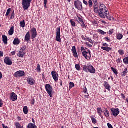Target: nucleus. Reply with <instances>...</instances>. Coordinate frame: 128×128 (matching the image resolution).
Masks as SVG:
<instances>
[{
	"mask_svg": "<svg viewBox=\"0 0 128 128\" xmlns=\"http://www.w3.org/2000/svg\"><path fill=\"white\" fill-rule=\"evenodd\" d=\"M89 8H92L94 6V12L96 14H98L101 18H106L109 20H112V16L110 15L108 9L106 5L100 4V8L98 6V0H90L88 2Z\"/></svg>",
	"mask_w": 128,
	"mask_h": 128,
	"instance_id": "obj_1",
	"label": "nucleus"
},
{
	"mask_svg": "<svg viewBox=\"0 0 128 128\" xmlns=\"http://www.w3.org/2000/svg\"><path fill=\"white\" fill-rule=\"evenodd\" d=\"M83 70L85 72H90V74H96V68L92 66L90 64L84 65Z\"/></svg>",
	"mask_w": 128,
	"mask_h": 128,
	"instance_id": "obj_2",
	"label": "nucleus"
},
{
	"mask_svg": "<svg viewBox=\"0 0 128 128\" xmlns=\"http://www.w3.org/2000/svg\"><path fill=\"white\" fill-rule=\"evenodd\" d=\"M32 0H22V6L24 10H28L30 7V4H32Z\"/></svg>",
	"mask_w": 128,
	"mask_h": 128,
	"instance_id": "obj_3",
	"label": "nucleus"
},
{
	"mask_svg": "<svg viewBox=\"0 0 128 128\" xmlns=\"http://www.w3.org/2000/svg\"><path fill=\"white\" fill-rule=\"evenodd\" d=\"M82 55L88 60H90L92 58V52L90 50H88L87 52L84 50V51L82 52Z\"/></svg>",
	"mask_w": 128,
	"mask_h": 128,
	"instance_id": "obj_4",
	"label": "nucleus"
},
{
	"mask_svg": "<svg viewBox=\"0 0 128 128\" xmlns=\"http://www.w3.org/2000/svg\"><path fill=\"white\" fill-rule=\"evenodd\" d=\"M45 88L46 90V92H47V93L48 94H49L50 98H53L52 96V92L54 91V88H52V86H50V84H46L45 86Z\"/></svg>",
	"mask_w": 128,
	"mask_h": 128,
	"instance_id": "obj_5",
	"label": "nucleus"
},
{
	"mask_svg": "<svg viewBox=\"0 0 128 128\" xmlns=\"http://www.w3.org/2000/svg\"><path fill=\"white\" fill-rule=\"evenodd\" d=\"M74 4L76 8L78 10H82V3L79 0H77V1H74Z\"/></svg>",
	"mask_w": 128,
	"mask_h": 128,
	"instance_id": "obj_6",
	"label": "nucleus"
},
{
	"mask_svg": "<svg viewBox=\"0 0 128 128\" xmlns=\"http://www.w3.org/2000/svg\"><path fill=\"white\" fill-rule=\"evenodd\" d=\"M56 40L59 42H62V38H60V27H58L56 30Z\"/></svg>",
	"mask_w": 128,
	"mask_h": 128,
	"instance_id": "obj_7",
	"label": "nucleus"
},
{
	"mask_svg": "<svg viewBox=\"0 0 128 128\" xmlns=\"http://www.w3.org/2000/svg\"><path fill=\"white\" fill-rule=\"evenodd\" d=\"M111 112H112V114L115 118H116L118 114H120V111L118 108H112L110 109Z\"/></svg>",
	"mask_w": 128,
	"mask_h": 128,
	"instance_id": "obj_8",
	"label": "nucleus"
},
{
	"mask_svg": "<svg viewBox=\"0 0 128 128\" xmlns=\"http://www.w3.org/2000/svg\"><path fill=\"white\" fill-rule=\"evenodd\" d=\"M102 46H103L101 48L102 50L107 52H112V48L108 47V44L106 43L103 44Z\"/></svg>",
	"mask_w": 128,
	"mask_h": 128,
	"instance_id": "obj_9",
	"label": "nucleus"
},
{
	"mask_svg": "<svg viewBox=\"0 0 128 128\" xmlns=\"http://www.w3.org/2000/svg\"><path fill=\"white\" fill-rule=\"evenodd\" d=\"M26 76V72L24 70H20L15 72L14 74V76L15 78H22V76Z\"/></svg>",
	"mask_w": 128,
	"mask_h": 128,
	"instance_id": "obj_10",
	"label": "nucleus"
},
{
	"mask_svg": "<svg viewBox=\"0 0 128 128\" xmlns=\"http://www.w3.org/2000/svg\"><path fill=\"white\" fill-rule=\"evenodd\" d=\"M32 34V38L34 40V38H36L38 36V32L36 31V28H32L30 30Z\"/></svg>",
	"mask_w": 128,
	"mask_h": 128,
	"instance_id": "obj_11",
	"label": "nucleus"
},
{
	"mask_svg": "<svg viewBox=\"0 0 128 128\" xmlns=\"http://www.w3.org/2000/svg\"><path fill=\"white\" fill-rule=\"evenodd\" d=\"M52 76L55 82H58V72H56V70L52 71Z\"/></svg>",
	"mask_w": 128,
	"mask_h": 128,
	"instance_id": "obj_12",
	"label": "nucleus"
},
{
	"mask_svg": "<svg viewBox=\"0 0 128 128\" xmlns=\"http://www.w3.org/2000/svg\"><path fill=\"white\" fill-rule=\"evenodd\" d=\"M4 62L6 64H8V66H12V59L9 57H6L4 60Z\"/></svg>",
	"mask_w": 128,
	"mask_h": 128,
	"instance_id": "obj_13",
	"label": "nucleus"
},
{
	"mask_svg": "<svg viewBox=\"0 0 128 128\" xmlns=\"http://www.w3.org/2000/svg\"><path fill=\"white\" fill-rule=\"evenodd\" d=\"M10 99L12 102H16V100H18V95H16V93L12 92L10 94Z\"/></svg>",
	"mask_w": 128,
	"mask_h": 128,
	"instance_id": "obj_14",
	"label": "nucleus"
},
{
	"mask_svg": "<svg viewBox=\"0 0 128 128\" xmlns=\"http://www.w3.org/2000/svg\"><path fill=\"white\" fill-rule=\"evenodd\" d=\"M27 82H28V84H30V86H34V78L31 77H28L27 78Z\"/></svg>",
	"mask_w": 128,
	"mask_h": 128,
	"instance_id": "obj_15",
	"label": "nucleus"
},
{
	"mask_svg": "<svg viewBox=\"0 0 128 128\" xmlns=\"http://www.w3.org/2000/svg\"><path fill=\"white\" fill-rule=\"evenodd\" d=\"M72 54H73V56L75 58H78V52H76V46H73L72 49Z\"/></svg>",
	"mask_w": 128,
	"mask_h": 128,
	"instance_id": "obj_16",
	"label": "nucleus"
},
{
	"mask_svg": "<svg viewBox=\"0 0 128 128\" xmlns=\"http://www.w3.org/2000/svg\"><path fill=\"white\" fill-rule=\"evenodd\" d=\"M104 86L106 90H110V88H112V87L110 86V84L108 82H104Z\"/></svg>",
	"mask_w": 128,
	"mask_h": 128,
	"instance_id": "obj_17",
	"label": "nucleus"
},
{
	"mask_svg": "<svg viewBox=\"0 0 128 128\" xmlns=\"http://www.w3.org/2000/svg\"><path fill=\"white\" fill-rule=\"evenodd\" d=\"M25 56L26 52H24L23 51H21L20 50L18 54V58H24Z\"/></svg>",
	"mask_w": 128,
	"mask_h": 128,
	"instance_id": "obj_18",
	"label": "nucleus"
},
{
	"mask_svg": "<svg viewBox=\"0 0 128 128\" xmlns=\"http://www.w3.org/2000/svg\"><path fill=\"white\" fill-rule=\"evenodd\" d=\"M30 40V33L28 32L25 36L24 40L25 42H28Z\"/></svg>",
	"mask_w": 128,
	"mask_h": 128,
	"instance_id": "obj_19",
	"label": "nucleus"
},
{
	"mask_svg": "<svg viewBox=\"0 0 128 128\" xmlns=\"http://www.w3.org/2000/svg\"><path fill=\"white\" fill-rule=\"evenodd\" d=\"M20 44V40L18 39V38H16L13 42V44L14 46H18Z\"/></svg>",
	"mask_w": 128,
	"mask_h": 128,
	"instance_id": "obj_20",
	"label": "nucleus"
},
{
	"mask_svg": "<svg viewBox=\"0 0 128 128\" xmlns=\"http://www.w3.org/2000/svg\"><path fill=\"white\" fill-rule=\"evenodd\" d=\"M2 38L4 44L6 45L8 44V36L2 35Z\"/></svg>",
	"mask_w": 128,
	"mask_h": 128,
	"instance_id": "obj_21",
	"label": "nucleus"
},
{
	"mask_svg": "<svg viewBox=\"0 0 128 128\" xmlns=\"http://www.w3.org/2000/svg\"><path fill=\"white\" fill-rule=\"evenodd\" d=\"M104 114L106 118L110 116V111L106 108H104Z\"/></svg>",
	"mask_w": 128,
	"mask_h": 128,
	"instance_id": "obj_22",
	"label": "nucleus"
},
{
	"mask_svg": "<svg viewBox=\"0 0 128 128\" xmlns=\"http://www.w3.org/2000/svg\"><path fill=\"white\" fill-rule=\"evenodd\" d=\"M14 34V26H12L8 31L9 36H12Z\"/></svg>",
	"mask_w": 128,
	"mask_h": 128,
	"instance_id": "obj_23",
	"label": "nucleus"
},
{
	"mask_svg": "<svg viewBox=\"0 0 128 128\" xmlns=\"http://www.w3.org/2000/svg\"><path fill=\"white\" fill-rule=\"evenodd\" d=\"M128 68H126L124 72H122V76H126V74H128Z\"/></svg>",
	"mask_w": 128,
	"mask_h": 128,
	"instance_id": "obj_24",
	"label": "nucleus"
},
{
	"mask_svg": "<svg viewBox=\"0 0 128 128\" xmlns=\"http://www.w3.org/2000/svg\"><path fill=\"white\" fill-rule=\"evenodd\" d=\"M27 128H38V126L35 124L30 123L28 124Z\"/></svg>",
	"mask_w": 128,
	"mask_h": 128,
	"instance_id": "obj_25",
	"label": "nucleus"
},
{
	"mask_svg": "<svg viewBox=\"0 0 128 128\" xmlns=\"http://www.w3.org/2000/svg\"><path fill=\"white\" fill-rule=\"evenodd\" d=\"M123 38H124V36L121 34H116V38L118 40H122Z\"/></svg>",
	"mask_w": 128,
	"mask_h": 128,
	"instance_id": "obj_26",
	"label": "nucleus"
},
{
	"mask_svg": "<svg viewBox=\"0 0 128 128\" xmlns=\"http://www.w3.org/2000/svg\"><path fill=\"white\" fill-rule=\"evenodd\" d=\"M23 112L25 114H28V106H26L23 108Z\"/></svg>",
	"mask_w": 128,
	"mask_h": 128,
	"instance_id": "obj_27",
	"label": "nucleus"
},
{
	"mask_svg": "<svg viewBox=\"0 0 128 128\" xmlns=\"http://www.w3.org/2000/svg\"><path fill=\"white\" fill-rule=\"evenodd\" d=\"M20 26L23 28L26 27V21L24 20L20 22Z\"/></svg>",
	"mask_w": 128,
	"mask_h": 128,
	"instance_id": "obj_28",
	"label": "nucleus"
},
{
	"mask_svg": "<svg viewBox=\"0 0 128 128\" xmlns=\"http://www.w3.org/2000/svg\"><path fill=\"white\" fill-rule=\"evenodd\" d=\"M75 68L77 70L78 72H80L82 68H80V66L79 64H76L75 65Z\"/></svg>",
	"mask_w": 128,
	"mask_h": 128,
	"instance_id": "obj_29",
	"label": "nucleus"
},
{
	"mask_svg": "<svg viewBox=\"0 0 128 128\" xmlns=\"http://www.w3.org/2000/svg\"><path fill=\"white\" fill-rule=\"evenodd\" d=\"M98 32L100 34H102V36H104V34H106V32H104V30H98Z\"/></svg>",
	"mask_w": 128,
	"mask_h": 128,
	"instance_id": "obj_30",
	"label": "nucleus"
},
{
	"mask_svg": "<svg viewBox=\"0 0 128 128\" xmlns=\"http://www.w3.org/2000/svg\"><path fill=\"white\" fill-rule=\"evenodd\" d=\"M72 88H74V83L72 82H70L69 84V88L70 90H72Z\"/></svg>",
	"mask_w": 128,
	"mask_h": 128,
	"instance_id": "obj_31",
	"label": "nucleus"
},
{
	"mask_svg": "<svg viewBox=\"0 0 128 128\" xmlns=\"http://www.w3.org/2000/svg\"><path fill=\"white\" fill-rule=\"evenodd\" d=\"M26 46L24 45L20 49V50L21 52H26Z\"/></svg>",
	"mask_w": 128,
	"mask_h": 128,
	"instance_id": "obj_32",
	"label": "nucleus"
},
{
	"mask_svg": "<svg viewBox=\"0 0 128 128\" xmlns=\"http://www.w3.org/2000/svg\"><path fill=\"white\" fill-rule=\"evenodd\" d=\"M97 112L99 116H102V108H97Z\"/></svg>",
	"mask_w": 128,
	"mask_h": 128,
	"instance_id": "obj_33",
	"label": "nucleus"
},
{
	"mask_svg": "<svg viewBox=\"0 0 128 128\" xmlns=\"http://www.w3.org/2000/svg\"><path fill=\"white\" fill-rule=\"evenodd\" d=\"M36 70L38 72H42V68H40V64H38Z\"/></svg>",
	"mask_w": 128,
	"mask_h": 128,
	"instance_id": "obj_34",
	"label": "nucleus"
},
{
	"mask_svg": "<svg viewBox=\"0 0 128 128\" xmlns=\"http://www.w3.org/2000/svg\"><path fill=\"white\" fill-rule=\"evenodd\" d=\"M111 70L113 72H114V74H116V76L118 75V70H116V69L114 68H111Z\"/></svg>",
	"mask_w": 128,
	"mask_h": 128,
	"instance_id": "obj_35",
	"label": "nucleus"
},
{
	"mask_svg": "<svg viewBox=\"0 0 128 128\" xmlns=\"http://www.w3.org/2000/svg\"><path fill=\"white\" fill-rule=\"evenodd\" d=\"M91 120H92V124H96L97 121H96V119L92 116L91 117Z\"/></svg>",
	"mask_w": 128,
	"mask_h": 128,
	"instance_id": "obj_36",
	"label": "nucleus"
},
{
	"mask_svg": "<svg viewBox=\"0 0 128 128\" xmlns=\"http://www.w3.org/2000/svg\"><path fill=\"white\" fill-rule=\"evenodd\" d=\"M70 24L72 26H73L74 28H75V26H76V22H74V21H73L72 20H70Z\"/></svg>",
	"mask_w": 128,
	"mask_h": 128,
	"instance_id": "obj_37",
	"label": "nucleus"
},
{
	"mask_svg": "<svg viewBox=\"0 0 128 128\" xmlns=\"http://www.w3.org/2000/svg\"><path fill=\"white\" fill-rule=\"evenodd\" d=\"M123 62L124 64H128V57L124 58Z\"/></svg>",
	"mask_w": 128,
	"mask_h": 128,
	"instance_id": "obj_38",
	"label": "nucleus"
},
{
	"mask_svg": "<svg viewBox=\"0 0 128 128\" xmlns=\"http://www.w3.org/2000/svg\"><path fill=\"white\" fill-rule=\"evenodd\" d=\"M86 41L89 42L90 44H94V42H92V40L90 38H86Z\"/></svg>",
	"mask_w": 128,
	"mask_h": 128,
	"instance_id": "obj_39",
	"label": "nucleus"
},
{
	"mask_svg": "<svg viewBox=\"0 0 128 128\" xmlns=\"http://www.w3.org/2000/svg\"><path fill=\"white\" fill-rule=\"evenodd\" d=\"M118 52L120 56H124V50H120Z\"/></svg>",
	"mask_w": 128,
	"mask_h": 128,
	"instance_id": "obj_40",
	"label": "nucleus"
},
{
	"mask_svg": "<svg viewBox=\"0 0 128 128\" xmlns=\"http://www.w3.org/2000/svg\"><path fill=\"white\" fill-rule=\"evenodd\" d=\"M11 12H12V9L10 8H8L6 13V16H10V14Z\"/></svg>",
	"mask_w": 128,
	"mask_h": 128,
	"instance_id": "obj_41",
	"label": "nucleus"
},
{
	"mask_svg": "<svg viewBox=\"0 0 128 128\" xmlns=\"http://www.w3.org/2000/svg\"><path fill=\"white\" fill-rule=\"evenodd\" d=\"M116 62L117 64H120L122 62V57L118 58V59L116 60Z\"/></svg>",
	"mask_w": 128,
	"mask_h": 128,
	"instance_id": "obj_42",
	"label": "nucleus"
},
{
	"mask_svg": "<svg viewBox=\"0 0 128 128\" xmlns=\"http://www.w3.org/2000/svg\"><path fill=\"white\" fill-rule=\"evenodd\" d=\"M104 40H105L106 42H112L110 38H109L108 37H106L104 38Z\"/></svg>",
	"mask_w": 128,
	"mask_h": 128,
	"instance_id": "obj_43",
	"label": "nucleus"
},
{
	"mask_svg": "<svg viewBox=\"0 0 128 128\" xmlns=\"http://www.w3.org/2000/svg\"><path fill=\"white\" fill-rule=\"evenodd\" d=\"M4 106V101L2 99H0V108Z\"/></svg>",
	"mask_w": 128,
	"mask_h": 128,
	"instance_id": "obj_44",
	"label": "nucleus"
},
{
	"mask_svg": "<svg viewBox=\"0 0 128 128\" xmlns=\"http://www.w3.org/2000/svg\"><path fill=\"white\" fill-rule=\"evenodd\" d=\"M11 20H12V18H14V10H13L11 17H10Z\"/></svg>",
	"mask_w": 128,
	"mask_h": 128,
	"instance_id": "obj_45",
	"label": "nucleus"
},
{
	"mask_svg": "<svg viewBox=\"0 0 128 128\" xmlns=\"http://www.w3.org/2000/svg\"><path fill=\"white\" fill-rule=\"evenodd\" d=\"M44 8H46L48 6H46V4H48V0H44Z\"/></svg>",
	"mask_w": 128,
	"mask_h": 128,
	"instance_id": "obj_46",
	"label": "nucleus"
},
{
	"mask_svg": "<svg viewBox=\"0 0 128 128\" xmlns=\"http://www.w3.org/2000/svg\"><path fill=\"white\" fill-rule=\"evenodd\" d=\"M81 26L82 28H86V24H84V22H82Z\"/></svg>",
	"mask_w": 128,
	"mask_h": 128,
	"instance_id": "obj_47",
	"label": "nucleus"
},
{
	"mask_svg": "<svg viewBox=\"0 0 128 128\" xmlns=\"http://www.w3.org/2000/svg\"><path fill=\"white\" fill-rule=\"evenodd\" d=\"M16 128H20L22 126H20V123H16Z\"/></svg>",
	"mask_w": 128,
	"mask_h": 128,
	"instance_id": "obj_48",
	"label": "nucleus"
},
{
	"mask_svg": "<svg viewBox=\"0 0 128 128\" xmlns=\"http://www.w3.org/2000/svg\"><path fill=\"white\" fill-rule=\"evenodd\" d=\"M83 92H84V94H88V88H86V87L84 88Z\"/></svg>",
	"mask_w": 128,
	"mask_h": 128,
	"instance_id": "obj_49",
	"label": "nucleus"
},
{
	"mask_svg": "<svg viewBox=\"0 0 128 128\" xmlns=\"http://www.w3.org/2000/svg\"><path fill=\"white\" fill-rule=\"evenodd\" d=\"M85 44H86V46H88V48H92V45L88 44V42H86Z\"/></svg>",
	"mask_w": 128,
	"mask_h": 128,
	"instance_id": "obj_50",
	"label": "nucleus"
},
{
	"mask_svg": "<svg viewBox=\"0 0 128 128\" xmlns=\"http://www.w3.org/2000/svg\"><path fill=\"white\" fill-rule=\"evenodd\" d=\"M121 96H122V98L123 100H126V96H124V93H122L121 94Z\"/></svg>",
	"mask_w": 128,
	"mask_h": 128,
	"instance_id": "obj_51",
	"label": "nucleus"
},
{
	"mask_svg": "<svg viewBox=\"0 0 128 128\" xmlns=\"http://www.w3.org/2000/svg\"><path fill=\"white\" fill-rule=\"evenodd\" d=\"M83 3L86 6H88V2L86 1V0H83Z\"/></svg>",
	"mask_w": 128,
	"mask_h": 128,
	"instance_id": "obj_52",
	"label": "nucleus"
},
{
	"mask_svg": "<svg viewBox=\"0 0 128 128\" xmlns=\"http://www.w3.org/2000/svg\"><path fill=\"white\" fill-rule=\"evenodd\" d=\"M78 20L79 22H81L82 24L84 22V20H82V18L78 17Z\"/></svg>",
	"mask_w": 128,
	"mask_h": 128,
	"instance_id": "obj_53",
	"label": "nucleus"
},
{
	"mask_svg": "<svg viewBox=\"0 0 128 128\" xmlns=\"http://www.w3.org/2000/svg\"><path fill=\"white\" fill-rule=\"evenodd\" d=\"M82 40H86V36H82Z\"/></svg>",
	"mask_w": 128,
	"mask_h": 128,
	"instance_id": "obj_54",
	"label": "nucleus"
},
{
	"mask_svg": "<svg viewBox=\"0 0 128 128\" xmlns=\"http://www.w3.org/2000/svg\"><path fill=\"white\" fill-rule=\"evenodd\" d=\"M4 56V52L0 51V58Z\"/></svg>",
	"mask_w": 128,
	"mask_h": 128,
	"instance_id": "obj_55",
	"label": "nucleus"
},
{
	"mask_svg": "<svg viewBox=\"0 0 128 128\" xmlns=\"http://www.w3.org/2000/svg\"><path fill=\"white\" fill-rule=\"evenodd\" d=\"M114 34V30H109V34Z\"/></svg>",
	"mask_w": 128,
	"mask_h": 128,
	"instance_id": "obj_56",
	"label": "nucleus"
},
{
	"mask_svg": "<svg viewBox=\"0 0 128 128\" xmlns=\"http://www.w3.org/2000/svg\"><path fill=\"white\" fill-rule=\"evenodd\" d=\"M108 128H114L112 127V126L111 124H110V123L108 124Z\"/></svg>",
	"mask_w": 128,
	"mask_h": 128,
	"instance_id": "obj_57",
	"label": "nucleus"
},
{
	"mask_svg": "<svg viewBox=\"0 0 128 128\" xmlns=\"http://www.w3.org/2000/svg\"><path fill=\"white\" fill-rule=\"evenodd\" d=\"M85 98H90V94L88 93H87V95L84 96Z\"/></svg>",
	"mask_w": 128,
	"mask_h": 128,
	"instance_id": "obj_58",
	"label": "nucleus"
},
{
	"mask_svg": "<svg viewBox=\"0 0 128 128\" xmlns=\"http://www.w3.org/2000/svg\"><path fill=\"white\" fill-rule=\"evenodd\" d=\"M60 82H59V84H60V86H62V80H60Z\"/></svg>",
	"mask_w": 128,
	"mask_h": 128,
	"instance_id": "obj_59",
	"label": "nucleus"
},
{
	"mask_svg": "<svg viewBox=\"0 0 128 128\" xmlns=\"http://www.w3.org/2000/svg\"><path fill=\"white\" fill-rule=\"evenodd\" d=\"M11 54H12V56H16V51H14V52H12Z\"/></svg>",
	"mask_w": 128,
	"mask_h": 128,
	"instance_id": "obj_60",
	"label": "nucleus"
},
{
	"mask_svg": "<svg viewBox=\"0 0 128 128\" xmlns=\"http://www.w3.org/2000/svg\"><path fill=\"white\" fill-rule=\"evenodd\" d=\"M2 72H0V80H2Z\"/></svg>",
	"mask_w": 128,
	"mask_h": 128,
	"instance_id": "obj_61",
	"label": "nucleus"
},
{
	"mask_svg": "<svg viewBox=\"0 0 128 128\" xmlns=\"http://www.w3.org/2000/svg\"><path fill=\"white\" fill-rule=\"evenodd\" d=\"M18 121L22 120V117L18 116Z\"/></svg>",
	"mask_w": 128,
	"mask_h": 128,
	"instance_id": "obj_62",
	"label": "nucleus"
},
{
	"mask_svg": "<svg viewBox=\"0 0 128 128\" xmlns=\"http://www.w3.org/2000/svg\"><path fill=\"white\" fill-rule=\"evenodd\" d=\"M32 104L34 106V100H33L32 101Z\"/></svg>",
	"mask_w": 128,
	"mask_h": 128,
	"instance_id": "obj_63",
	"label": "nucleus"
},
{
	"mask_svg": "<svg viewBox=\"0 0 128 128\" xmlns=\"http://www.w3.org/2000/svg\"><path fill=\"white\" fill-rule=\"evenodd\" d=\"M102 24H106V21L102 20Z\"/></svg>",
	"mask_w": 128,
	"mask_h": 128,
	"instance_id": "obj_64",
	"label": "nucleus"
}]
</instances>
